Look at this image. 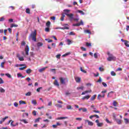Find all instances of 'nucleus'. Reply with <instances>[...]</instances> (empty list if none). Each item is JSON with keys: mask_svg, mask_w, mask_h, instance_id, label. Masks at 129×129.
Segmentation results:
<instances>
[{"mask_svg": "<svg viewBox=\"0 0 129 129\" xmlns=\"http://www.w3.org/2000/svg\"><path fill=\"white\" fill-rule=\"evenodd\" d=\"M107 55L108 57L107 58V61H115L116 59V57L113 55V54L110 53V52H108Z\"/></svg>", "mask_w": 129, "mask_h": 129, "instance_id": "obj_1", "label": "nucleus"}, {"mask_svg": "<svg viewBox=\"0 0 129 129\" xmlns=\"http://www.w3.org/2000/svg\"><path fill=\"white\" fill-rule=\"evenodd\" d=\"M36 36H37V31L36 30H34V32H32L30 35V37L32 38V41H34V42H37Z\"/></svg>", "mask_w": 129, "mask_h": 129, "instance_id": "obj_2", "label": "nucleus"}, {"mask_svg": "<svg viewBox=\"0 0 129 129\" xmlns=\"http://www.w3.org/2000/svg\"><path fill=\"white\" fill-rule=\"evenodd\" d=\"M59 80L61 84H65V82H68L69 81V80L67 78H60Z\"/></svg>", "mask_w": 129, "mask_h": 129, "instance_id": "obj_3", "label": "nucleus"}, {"mask_svg": "<svg viewBox=\"0 0 129 129\" xmlns=\"http://www.w3.org/2000/svg\"><path fill=\"white\" fill-rule=\"evenodd\" d=\"M65 15L70 18L71 21H72V20H74V14H68V13H65Z\"/></svg>", "mask_w": 129, "mask_h": 129, "instance_id": "obj_4", "label": "nucleus"}, {"mask_svg": "<svg viewBox=\"0 0 129 129\" xmlns=\"http://www.w3.org/2000/svg\"><path fill=\"white\" fill-rule=\"evenodd\" d=\"M95 122L97 123V126L101 127L103 125V123H99V120L98 119L96 120Z\"/></svg>", "mask_w": 129, "mask_h": 129, "instance_id": "obj_5", "label": "nucleus"}, {"mask_svg": "<svg viewBox=\"0 0 129 129\" xmlns=\"http://www.w3.org/2000/svg\"><path fill=\"white\" fill-rule=\"evenodd\" d=\"M68 26V24H64L63 25L64 27H59L61 30H69V27L66 26Z\"/></svg>", "mask_w": 129, "mask_h": 129, "instance_id": "obj_6", "label": "nucleus"}, {"mask_svg": "<svg viewBox=\"0 0 129 129\" xmlns=\"http://www.w3.org/2000/svg\"><path fill=\"white\" fill-rule=\"evenodd\" d=\"M91 92H92V91L91 90H86L84 92H83L81 94L82 95H85L87 93H91Z\"/></svg>", "mask_w": 129, "mask_h": 129, "instance_id": "obj_7", "label": "nucleus"}, {"mask_svg": "<svg viewBox=\"0 0 129 129\" xmlns=\"http://www.w3.org/2000/svg\"><path fill=\"white\" fill-rule=\"evenodd\" d=\"M85 122H88V125L92 126L93 125V122L89 121V120H85Z\"/></svg>", "mask_w": 129, "mask_h": 129, "instance_id": "obj_8", "label": "nucleus"}, {"mask_svg": "<svg viewBox=\"0 0 129 129\" xmlns=\"http://www.w3.org/2000/svg\"><path fill=\"white\" fill-rule=\"evenodd\" d=\"M90 98V96L88 95L83 97L82 98V100H85V99H86L87 100H88V99Z\"/></svg>", "mask_w": 129, "mask_h": 129, "instance_id": "obj_9", "label": "nucleus"}, {"mask_svg": "<svg viewBox=\"0 0 129 129\" xmlns=\"http://www.w3.org/2000/svg\"><path fill=\"white\" fill-rule=\"evenodd\" d=\"M75 80L77 83H80V81H81V79L78 77H76Z\"/></svg>", "mask_w": 129, "mask_h": 129, "instance_id": "obj_10", "label": "nucleus"}, {"mask_svg": "<svg viewBox=\"0 0 129 129\" xmlns=\"http://www.w3.org/2000/svg\"><path fill=\"white\" fill-rule=\"evenodd\" d=\"M47 68H48V67H46L41 68V69L38 70V72H39L40 73H42V72H44V70H46V69H47Z\"/></svg>", "mask_w": 129, "mask_h": 129, "instance_id": "obj_11", "label": "nucleus"}, {"mask_svg": "<svg viewBox=\"0 0 129 129\" xmlns=\"http://www.w3.org/2000/svg\"><path fill=\"white\" fill-rule=\"evenodd\" d=\"M7 118H9V116H6L5 117L2 118V120L0 121V124H2L3 122H4L5 120L7 119Z\"/></svg>", "mask_w": 129, "mask_h": 129, "instance_id": "obj_12", "label": "nucleus"}, {"mask_svg": "<svg viewBox=\"0 0 129 129\" xmlns=\"http://www.w3.org/2000/svg\"><path fill=\"white\" fill-rule=\"evenodd\" d=\"M84 25V23H83V21L81 20L80 23H77V27H79V26H83Z\"/></svg>", "mask_w": 129, "mask_h": 129, "instance_id": "obj_13", "label": "nucleus"}, {"mask_svg": "<svg viewBox=\"0 0 129 129\" xmlns=\"http://www.w3.org/2000/svg\"><path fill=\"white\" fill-rule=\"evenodd\" d=\"M66 118H68V117H58L56 118V120H60L61 119H66Z\"/></svg>", "mask_w": 129, "mask_h": 129, "instance_id": "obj_14", "label": "nucleus"}, {"mask_svg": "<svg viewBox=\"0 0 129 129\" xmlns=\"http://www.w3.org/2000/svg\"><path fill=\"white\" fill-rule=\"evenodd\" d=\"M112 93H113V91H111L109 93H108V95H107V97L109 98V97H112Z\"/></svg>", "mask_w": 129, "mask_h": 129, "instance_id": "obj_15", "label": "nucleus"}, {"mask_svg": "<svg viewBox=\"0 0 129 129\" xmlns=\"http://www.w3.org/2000/svg\"><path fill=\"white\" fill-rule=\"evenodd\" d=\"M53 84L55 86H59V83H58V81L57 80H54V82L53 83Z\"/></svg>", "mask_w": 129, "mask_h": 129, "instance_id": "obj_16", "label": "nucleus"}, {"mask_svg": "<svg viewBox=\"0 0 129 129\" xmlns=\"http://www.w3.org/2000/svg\"><path fill=\"white\" fill-rule=\"evenodd\" d=\"M26 72L27 74H31V73H32V70L28 69L27 70H26Z\"/></svg>", "mask_w": 129, "mask_h": 129, "instance_id": "obj_17", "label": "nucleus"}, {"mask_svg": "<svg viewBox=\"0 0 129 129\" xmlns=\"http://www.w3.org/2000/svg\"><path fill=\"white\" fill-rule=\"evenodd\" d=\"M115 121L118 123V124H121V120H119V119H115Z\"/></svg>", "mask_w": 129, "mask_h": 129, "instance_id": "obj_18", "label": "nucleus"}, {"mask_svg": "<svg viewBox=\"0 0 129 129\" xmlns=\"http://www.w3.org/2000/svg\"><path fill=\"white\" fill-rule=\"evenodd\" d=\"M105 96V94H103L102 95L99 94L98 95V99H100V98H99L100 97H102L103 98H104V97Z\"/></svg>", "mask_w": 129, "mask_h": 129, "instance_id": "obj_19", "label": "nucleus"}, {"mask_svg": "<svg viewBox=\"0 0 129 129\" xmlns=\"http://www.w3.org/2000/svg\"><path fill=\"white\" fill-rule=\"evenodd\" d=\"M77 13H79V14H81V15L83 16H84V15H85V13L81 10H78Z\"/></svg>", "mask_w": 129, "mask_h": 129, "instance_id": "obj_20", "label": "nucleus"}, {"mask_svg": "<svg viewBox=\"0 0 129 129\" xmlns=\"http://www.w3.org/2000/svg\"><path fill=\"white\" fill-rule=\"evenodd\" d=\"M95 97H96V95H94L93 96H92L91 97V98H90V100L91 101H93L95 99Z\"/></svg>", "mask_w": 129, "mask_h": 129, "instance_id": "obj_21", "label": "nucleus"}, {"mask_svg": "<svg viewBox=\"0 0 129 129\" xmlns=\"http://www.w3.org/2000/svg\"><path fill=\"white\" fill-rule=\"evenodd\" d=\"M0 92H1V93H5V92H6V90L4 89V88L0 87Z\"/></svg>", "mask_w": 129, "mask_h": 129, "instance_id": "obj_22", "label": "nucleus"}, {"mask_svg": "<svg viewBox=\"0 0 129 129\" xmlns=\"http://www.w3.org/2000/svg\"><path fill=\"white\" fill-rule=\"evenodd\" d=\"M51 25V22L50 21H48L46 23V27H47L48 28H50V26Z\"/></svg>", "mask_w": 129, "mask_h": 129, "instance_id": "obj_23", "label": "nucleus"}, {"mask_svg": "<svg viewBox=\"0 0 129 129\" xmlns=\"http://www.w3.org/2000/svg\"><path fill=\"white\" fill-rule=\"evenodd\" d=\"M44 44L42 42H38L37 43V47H42Z\"/></svg>", "mask_w": 129, "mask_h": 129, "instance_id": "obj_24", "label": "nucleus"}, {"mask_svg": "<svg viewBox=\"0 0 129 129\" xmlns=\"http://www.w3.org/2000/svg\"><path fill=\"white\" fill-rule=\"evenodd\" d=\"M20 121H22V122H24V123H28V121H27V120L25 119H20Z\"/></svg>", "mask_w": 129, "mask_h": 129, "instance_id": "obj_25", "label": "nucleus"}, {"mask_svg": "<svg viewBox=\"0 0 129 129\" xmlns=\"http://www.w3.org/2000/svg\"><path fill=\"white\" fill-rule=\"evenodd\" d=\"M31 103L34 105H36V104H37V101H36V100H32L31 101Z\"/></svg>", "mask_w": 129, "mask_h": 129, "instance_id": "obj_26", "label": "nucleus"}, {"mask_svg": "<svg viewBox=\"0 0 129 129\" xmlns=\"http://www.w3.org/2000/svg\"><path fill=\"white\" fill-rule=\"evenodd\" d=\"M25 95H26V96H31V95H32V92H28L25 94Z\"/></svg>", "mask_w": 129, "mask_h": 129, "instance_id": "obj_27", "label": "nucleus"}, {"mask_svg": "<svg viewBox=\"0 0 129 129\" xmlns=\"http://www.w3.org/2000/svg\"><path fill=\"white\" fill-rule=\"evenodd\" d=\"M64 18H65V15L62 14L61 17H60V21H64Z\"/></svg>", "mask_w": 129, "mask_h": 129, "instance_id": "obj_28", "label": "nucleus"}, {"mask_svg": "<svg viewBox=\"0 0 129 129\" xmlns=\"http://www.w3.org/2000/svg\"><path fill=\"white\" fill-rule=\"evenodd\" d=\"M20 104H26V102L25 101L20 100L19 101Z\"/></svg>", "mask_w": 129, "mask_h": 129, "instance_id": "obj_29", "label": "nucleus"}, {"mask_svg": "<svg viewBox=\"0 0 129 129\" xmlns=\"http://www.w3.org/2000/svg\"><path fill=\"white\" fill-rule=\"evenodd\" d=\"M55 106H56V107H58L59 108H61L62 107V105H61L60 104H56L55 105Z\"/></svg>", "mask_w": 129, "mask_h": 129, "instance_id": "obj_30", "label": "nucleus"}, {"mask_svg": "<svg viewBox=\"0 0 129 129\" xmlns=\"http://www.w3.org/2000/svg\"><path fill=\"white\" fill-rule=\"evenodd\" d=\"M18 25H16L15 24H12L11 25V28H14V27L17 28V27H18Z\"/></svg>", "mask_w": 129, "mask_h": 129, "instance_id": "obj_31", "label": "nucleus"}, {"mask_svg": "<svg viewBox=\"0 0 129 129\" xmlns=\"http://www.w3.org/2000/svg\"><path fill=\"white\" fill-rule=\"evenodd\" d=\"M67 42H68V45H71V44H72V42L70 39H67Z\"/></svg>", "mask_w": 129, "mask_h": 129, "instance_id": "obj_32", "label": "nucleus"}, {"mask_svg": "<svg viewBox=\"0 0 129 129\" xmlns=\"http://www.w3.org/2000/svg\"><path fill=\"white\" fill-rule=\"evenodd\" d=\"M64 13H66V14H68V13H70V10L68 9H64L63 10Z\"/></svg>", "mask_w": 129, "mask_h": 129, "instance_id": "obj_33", "label": "nucleus"}, {"mask_svg": "<svg viewBox=\"0 0 129 129\" xmlns=\"http://www.w3.org/2000/svg\"><path fill=\"white\" fill-rule=\"evenodd\" d=\"M26 14H31V11H30V9L29 8H27L26 10Z\"/></svg>", "mask_w": 129, "mask_h": 129, "instance_id": "obj_34", "label": "nucleus"}, {"mask_svg": "<svg viewBox=\"0 0 129 129\" xmlns=\"http://www.w3.org/2000/svg\"><path fill=\"white\" fill-rule=\"evenodd\" d=\"M30 50V48L29 47L28 45H26V47H25V51L29 52Z\"/></svg>", "mask_w": 129, "mask_h": 129, "instance_id": "obj_35", "label": "nucleus"}, {"mask_svg": "<svg viewBox=\"0 0 129 129\" xmlns=\"http://www.w3.org/2000/svg\"><path fill=\"white\" fill-rule=\"evenodd\" d=\"M124 45L126 47H129L128 41L126 40L124 42Z\"/></svg>", "mask_w": 129, "mask_h": 129, "instance_id": "obj_36", "label": "nucleus"}, {"mask_svg": "<svg viewBox=\"0 0 129 129\" xmlns=\"http://www.w3.org/2000/svg\"><path fill=\"white\" fill-rule=\"evenodd\" d=\"M117 102H116V101H113V106H115V107L117 106Z\"/></svg>", "mask_w": 129, "mask_h": 129, "instance_id": "obj_37", "label": "nucleus"}, {"mask_svg": "<svg viewBox=\"0 0 129 129\" xmlns=\"http://www.w3.org/2000/svg\"><path fill=\"white\" fill-rule=\"evenodd\" d=\"M77 89L78 90H79V89H81V90H83L84 89V87L81 86V87H77Z\"/></svg>", "mask_w": 129, "mask_h": 129, "instance_id": "obj_38", "label": "nucleus"}, {"mask_svg": "<svg viewBox=\"0 0 129 129\" xmlns=\"http://www.w3.org/2000/svg\"><path fill=\"white\" fill-rule=\"evenodd\" d=\"M111 76H115L116 75V74L114 72V71L111 72Z\"/></svg>", "mask_w": 129, "mask_h": 129, "instance_id": "obj_39", "label": "nucleus"}, {"mask_svg": "<svg viewBox=\"0 0 129 129\" xmlns=\"http://www.w3.org/2000/svg\"><path fill=\"white\" fill-rule=\"evenodd\" d=\"M26 68H27V66H25V67H22V68H19V70H20V71L25 70V69Z\"/></svg>", "mask_w": 129, "mask_h": 129, "instance_id": "obj_40", "label": "nucleus"}, {"mask_svg": "<svg viewBox=\"0 0 129 129\" xmlns=\"http://www.w3.org/2000/svg\"><path fill=\"white\" fill-rule=\"evenodd\" d=\"M49 28L50 27H46V28H45V31L47 32H50V28Z\"/></svg>", "mask_w": 129, "mask_h": 129, "instance_id": "obj_41", "label": "nucleus"}, {"mask_svg": "<svg viewBox=\"0 0 129 129\" xmlns=\"http://www.w3.org/2000/svg\"><path fill=\"white\" fill-rule=\"evenodd\" d=\"M86 45L87 46V47H90V46H91V43L86 42Z\"/></svg>", "mask_w": 129, "mask_h": 129, "instance_id": "obj_42", "label": "nucleus"}, {"mask_svg": "<svg viewBox=\"0 0 129 129\" xmlns=\"http://www.w3.org/2000/svg\"><path fill=\"white\" fill-rule=\"evenodd\" d=\"M6 76H7L8 78H12V76L10 74H5Z\"/></svg>", "mask_w": 129, "mask_h": 129, "instance_id": "obj_43", "label": "nucleus"}, {"mask_svg": "<svg viewBox=\"0 0 129 129\" xmlns=\"http://www.w3.org/2000/svg\"><path fill=\"white\" fill-rule=\"evenodd\" d=\"M102 81V79H101V77L99 78V80L97 81V82L99 83H101V82Z\"/></svg>", "mask_w": 129, "mask_h": 129, "instance_id": "obj_44", "label": "nucleus"}, {"mask_svg": "<svg viewBox=\"0 0 129 129\" xmlns=\"http://www.w3.org/2000/svg\"><path fill=\"white\" fill-rule=\"evenodd\" d=\"M124 120L125 123L126 124L128 123V119L127 118H124Z\"/></svg>", "mask_w": 129, "mask_h": 129, "instance_id": "obj_45", "label": "nucleus"}, {"mask_svg": "<svg viewBox=\"0 0 129 129\" xmlns=\"http://www.w3.org/2000/svg\"><path fill=\"white\" fill-rule=\"evenodd\" d=\"M67 109H72V106L71 105L67 106Z\"/></svg>", "mask_w": 129, "mask_h": 129, "instance_id": "obj_46", "label": "nucleus"}, {"mask_svg": "<svg viewBox=\"0 0 129 129\" xmlns=\"http://www.w3.org/2000/svg\"><path fill=\"white\" fill-rule=\"evenodd\" d=\"M40 119H41V118H36L35 120V122H39V121H40Z\"/></svg>", "mask_w": 129, "mask_h": 129, "instance_id": "obj_47", "label": "nucleus"}, {"mask_svg": "<svg viewBox=\"0 0 129 129\" xmlns=\"http://www.w3.org/2000/svg\"><path fill=\"white\" fill-rule=\"evenodd\" d=\"M45 41H48V43H51V42H53L52 40L48 39H45Z\"/></svg>", "mask_w": 129, "mask_h": 129, "instance_id": "obj_48", "label": "nucleus"}, {"mask_svg": "<svg viewBox=\"0 0 129 129\" xmlns=\"http://www.w3.org/2000/svg\"><path fill=\"white\" fill-rule=\"evenodd\" d=\"M19 60L20 61H24V57L23 56L19 57Z\"/></svg>", "mask_w": 129, "mask_h": 129, "instance_id": "obj_49", "label": "nucleus"}, {"mask_svg": "<svg viewBox=\"0 0 129 129\" xmlns=\"http://www.w3.org/2000/svg\"><path fill=\"white\" fill-rule=\"evenodd\" d=\"M6 62H2L1 63V67H2V68H4L5 67L4 66V65H5V63Z\"/></svg>", "mask_w": 129, "mask_h": 129, "instance_id": "obj_50", "label": "nucleus"}, {"mask_svg": "<svg viewBox=\"0 0 129 129\" xmlns=\"http://www.w3.org/2000/svg\"><path fill=\"white\" fill-rule=\"evenodd\" d=\"M60 57H61V54H58L56 56V57L57 58V59H60Z\"/></svg>", "mask_w": 129, "mask_h": 129, "instance_id": "obj_51", "label": "nucleus"}, {"mask_svg": "<svg viewBox=\"0 0 129 129\" xmlns=\"http://www.w3.org/2000/svg\"><path fill=\"white\" fill-rule=\"evenodd\" d=\"M69 35L70 36H75V33H74L73 32H70Z\"/></svg>", "mask_w": 129, "mask_h": 129, "instance_id": "obj_52", "label": "nucleus"}, {"mask_svg": "<svg viewBox=\"0 0 129 129\" xmlns=\"http://www.w3.org/2000/svg\"><path fill=\"white\" fill-rule=\"evenodd\" d=\"M102 85H103L104 87H107V84L104 82H102Z\"/></svg>", "mask_w": 129, "mask_h": 129, "instance_id": "obj_53", "label": "nucleus"}, {"mask_svg": "<svg viewBox=\"0 0 129 129\" xmlns=\"http://www.w3.org/2000/svg\"><path fill=\"white\" fill-rule=\"evenodd\" d=\"M85 32L86 33V34H91V32L89 31L88 30H85Z\"/></svg>", "mask_w": 129, "mask_h": 129, "instance_id": "obj_54", "label": "nucleus"}, {"mask_svg": "<svg viewBox=\"0 0 129 129\" xmlns=\"http://www.w3.org/2000/svg\"><path fill=\"white\" fill-rule=\"evenodd\" d=\"M17 76H18V78H20V77H22V75L21 73H18Z\"/></svg>", "mask_w": 129, "mask_h": 129, "instance_id": "obj_55", "label": "nucleus"}, {"mask_svg": "<svg viewBox=\"0 0 129 129\" xmlns=\"http://www.w3.org/2000/svg\"><path fill=\"white\" fill-rule=\"evenodd\" d=\"M14 106H15V107H18V106H19V104H18L17 103L15 102L14 103Z\"/></svg>", "mask_w": 129, "mask_h": 129, "instance_id": "obj_56", "label": "nucleus"}, {"mask_svg": "<svg viewBox=\"0 0 129 129\" xmlns=\"http://www.w3.org/2000/svg\"><path fill=\"white\" fill-rule=\"evenodd\" d=\"M4 84V80H3V79L0 78V84Z\"/></svg>", "mask_w": 129, "mask_h": 129, "instance_id": "obj_57", "label": "nucleus"}, {"mask_svg": "<svg viewBox=\"0 0 129 129\" xmlns=\"http://www.w3.org/2000/svg\"><path fill=\"white\" fill-rule=\"evenodd\" d=\"M26 45V42L25 41H22L21 42V46H25Z\"/></svg>", "mask_w": 129, "mask_h": 129, "instance_id": "obj_58", "label": "nucleus"}, {"mask_svg": "<svg viewBox=\"0 0 129 129\" xmlns=\"http://www.w3.org/2000/svg\"><path fill=\"white\" fill-rule=\"evenodd\" d=\"M83 112H86V111H87V109L86 108H83Z\"/></svg>", "mask_w": 129, "mask_h": 129, "instance_id": "obj_59", "label": "nucleus"}, {"mask_svg": "<svg viewBox=\"0 0 129 129\" xmlns=\"http://www.w3.org/2000/svg\"><path fill=\"white\" fill-rule=\"evenodd\" d=\"M76 120H82V118L80 117L76 118Z\"/></svg>", "mask_w": 129, "mask_h": 129, "instance_id": "obj_60", "label": "nucleus"}, {"mask_svg": "<svg viewBox=\"0 0 129 129\" xmlns=\"http://www.w3.org/2000/svg\"><path fill=\"white\" fill-rule=\"evenodd\" d=\"M41 89H42V87H39V88L37 89L36 91L37 92H39L40 91V90H41Z\"/></svg>", "mask_w": 129, "mask_h": 129, "instance_id": "obj_61", "label": "nucleus"}, {"mask_svg": "<svg viewBox=\"0 0 129 129\" xmlns=\"http://www.w3.org/2000/svg\"><path fill=\"white\" fill-rule=\"evenodd\" d=\"M3 21H5V18L2 17L0 18V22H3Z\"/></svg>", "mask_w": 129, "mask_h": 129, "instance_id": "obj_62", "label": "nucleus"}, {"mask_svg": "<svg viewBox=\"0 0 129 129\" xmlns=\"http://www.w3.org/2000/svg\"><path fill=\"white\" fill-rule=\"evenodd\" d=\"M74 21H75L76 22H78L79 21V18H74Z\"/></svg>", "mask_w": 129, "mask_h": 129, "instance_id": "obj_63", "label": "nucleus"}, {"mask_svg": "<svg viewBox=\"0 0 129 129\" xmlns=\"http://www.w3.org/2000/svg\"><path fill=\"white\" fill-rule=\"evenodd\" d=\"M81 50H82V51H86V48H85L83 47H81Z\"/></svg>", "mask_w": 129, "mask_h": 129, "instance_id": "obj_64", "label": "nucleus"}]
</instances>
